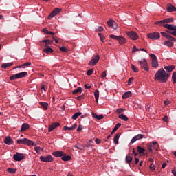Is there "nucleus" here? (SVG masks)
<instances>
[{"instance_id":"obj_10","label":"nucleus","mask_w":176,"mask_h":176,"mask_svg":"<svg viewBox=\"0 0 176 176\" xmlns=\"http://www.w3.org/2000/svg\"><path fill=\"white\" fill-rule=\"evenodd\" d=\"M127 35L132 41H137L138 39V34L134 31L127 32Z\"/></svg>"},{"instance_id":"obj_26","label":"nucleus","mask_w":176,"mask_h":176,"mask_svg":"<svg viewBox=\"0 0 176 176\" xmlns=\"http://www.w3.org/2000/svg\"><path fill=\"white\" fill-rule=\"evenodd\" d=\"M76 127H78V125L76 124H75L72 127L64 126L63 130H65V131H67V130L72 131V130H75V129H76Z\"/></svg>"},{"instance_id":"obj_1","label":"nucleus","mask_w":176,"mask_h":176,"mask_svg":"<svg viewBox=\"0 0 176 176\" xmlns=\"http://www.w3.org/2000/svg\"><path fill=\"white\" fill-rule=\"evenodd\" d=\"M166 69V70H165ZM175 69V66L172 65L164 66V69L161 68L155 74V80H158L160 83H166L170 78V74Z\"/></svg>"},{"instance_id":"obj_30","label":"nucleus","mask_w":176,"mask_h":176,"mask_svg":"<svg viewBox=\"0 0 176 176\" xmlns=\"http://www.w3.org/2000/svg\"><path fill=\"white\" fill-rule=\"evenodd\" d=\"M92 116L93 118H94L95 119H97L98 120H101V119H104V116L102 115H97L96 113H92Z\"/></svg>"},{"instance_id":"obj_19","label":"nucleus","mask_w":176,"mask_h":176,"mask_svg":"<svg viewBox=\"0 0 176 176\" xmlns=\"http://www.w3.org/2000/svg\"><path fill=\"white\" fill-rule=\"evenodd\" d=\"M30 129V124L27 123H23L21 126V130H19V133H23V131H25L26 130Z\"/></svg>"},{"instance_id":"obj_31","label":"nucleus","mask_w":176,"mask_h":176,"mask_svg":"<svg viewBox=\"0 0 176 176\" xmlns=\"http://www.w3.org/2000/svg\"><path fill=\"white\" fill-rule=\"evenodd\" d=\"M164 45H165V46H168V47H173L174 46V43L168 40L164 42Z\"/></svg>"},{"instance_id":"obj_28","label":"nucleus","mask_w":176,"mask_h":176,"mask_svg":"<svg viewBox=\"0 0 176 176\" xmlns=\"http://www.w3.org/2000/svg\"><path fill=\"white\" fill-rule=\"evenodd\" d=\"M155 25H159L160 27H163V25H164L165 23H164V19L163 20H160V21H157L154 22Z\"/></svg>"},{"instance_id":"obj_17","label":"nucleus","mask_w":176,"mask_h":176,"mask_svg":"<svg viewBox=\"0 0 176 176\" xmlns=\"http://www.w3.org/2000/svg\"><path fill=\"white\" fill-rule=\"evenodd\" d=\"M142 138H144V135L138 134L132 138V140H131V144H134L135 141H138V140H142Z\"/></svg>"},{"instance_id":"obj_40","label":"nucleus","mask_w":176,"mask_h":176,"mask_svg":"<svg viewBox=\"0 0 176 176\" xmlns=\"http://www.w3.org/2000/svg\"><path fill=\"white\" fill-rule=\"evenodd\" d=\"M164 22L165 24H168V23H173L174 22V18H166L164 19Z\"/></svg>"},{"instance_id":"obj_51","label":"nucleus","mask_w":176,"mask_h":176,"mask_svg":"<svg viewBox=\"0 0 176 176\" xmlns=\"http://www.w3.org/2000/svg\"><path fill=\"white\" fill-rule=\"evenodd\" d=\"M150 170H151L152 171H155V170H156V166L153 164H151Z\"/></svg>"},{"instance_id":"obj_61","label":"nucleus","mask_w":176,"mask_h":176,"mask_svg":"<svg viewBox=\"0 0 176 176\" xmlns=\"http://www.w3.org/2000/svg\"><path fill=\"white\" fill-rule=\"evenodd\" d=\"M95 142H96V144H98V145L101 144V139L96 138L95 140Z\"/></svg>"},{"instance_id":"obj_13","label":"nucleus","mask_w":176,"mask_h":176,"mask_svg":"<svg viewBox=\"0 0 176 176\" xmlns=\"http://www.w3.org/2000/svg\"><path fill=\"white\" fill-rule=\"evenodd\" d=\"M138 153H139L140 156H147L148 153H145L146 152V150L145 148L141 147V146H137Z\"/></svg>"},{"instance_id":"obj_52","label":"nucleus","mask_w":176,"mask_h":176,"mask_svg":"<svg viewBox=\"0 0 176 176\" xmlns=\"http://www.w3.org/2000/svg\"><path fill=\"white\" fill-rule=\"evenodd\" d=\"M34 151L36 152V153H38L39 155V153H41V147H38V146H36L34 148Z\"/></svg>"},{"instance_id":"obj_57","label":"nucleus","mask_w":176,"mask_h":176,"mask_svg":"<svg viewBox=\"0 0 176 176\" xmlns=\"http://www.w3.org/2000/svg\"><path fill=\"white\" fill-rule=\"evenodd\" d=\"M30 65H31V62H27L23 63L21 67H30Z\"/></svg>"},{"instance_id":"obj_15","label":"nucleus","mask_w":176,"mask_h":176,"mask_svg":"<svg viewBox=\"0 0 176 176\" xmlns=\"http://www.w3.org/2000/svg\"><path fill=\"white\" fill-rule=\"evenodd\" d=\"M163 27L164 28H166V30H168V31H175L176 30V25L174 24H164Z\"/></svg>"},{"instance_id":"obj_36","label":"nucleus","mask_w":176,"mask_h":176,"mask_svg":"<svg viewBox=\"0 0 176 176\" xmlns=\"http://www.w3.org/2000/svg\"><path fill=\"white\" fill-rule=\"evenodd\" d=\"M80 115H82V113L77 112L72 116V119H73L74 120H76L78 119V118H79V116H80Z\"/></svg>"},{"instance_id":"obj_18","label":"nucleus","mask_w":176,"mask_h":176,"mask_svg":"<svg viewBox=\"0 0 176 176\" xmlns=\"http://www.w3.org/2000/svg\"><path fill=\"white\" fill-rule=\"evenodd\" d=\"M13 142V140L12 139V138H10V136H7L4 139V144H6V145H12Z\"/></svg>"},{"instance_id":"obj_5","label":"nucleus","mask_w":176,"mask_h":176,"mask_svg":"<svg viewBox=\"0 0 176 176\" xmlns=\"http://www.w3.org/2000/svg\"><path fill=\"white\" fill-rule=\"evenodd\" d=\"M28 75V73L27 72H23L21 73H18L15 75H12L10 76V80H16V79H19L20 78H25Z\"/></svg>"},{"instance_id":"obj_9","label":"nucleus","mask_w":176,"mask_h":176,"mask_svg":"<svg viewBox=\"0 0 176 176\" xmlns=\"http://www.w3.org/2000/svg\"><path fill=\"white\" fill-rule=\"evenodd\" d=\"M61 12V9L56 8L47 16L48 20H51L55 16H57L58 13Z\"/></svg>"},{"instance_id":"obj_56","label":"nucleus","mask_w":176,"mask_h":176,"mask_svg":"<svg viewBox=\"0 0 176 176\" xmlns=\"http://www.w3.org/2000/svg\"><path fill=\"white\" fill-rule=\"evenodd\" d=\"M131 68L133 70V72H138V69H137L134 65H131Z\"/></svg>"},{"instance_id":"obj_44","label":"nucleus","mask_w":176,"mask_h":176,"mask_svg":"<svg viewBox=\"0 0 176 176\" xmlns=\"http://www.w3.org/2000/svg\"><path fill=\"white\" fill-rule=\"evenodd\" d=\"M168 41L170 42H176V38L171 35L169 34V36L167 38Z\"/></svg>"},{"instance_id":"obj_43","label":"nucleus","mask_w":176,"mask_h":176,"mask_svg":"<svg viewBox=\"0 0 176 176\" xmlns=\"http://www.w3.org/2000/svg\"><path fill=\"white\" fill-rule=\"evenodd\" d=\"M100 39L102 43H104L105 41H104L105 39V36L102 33H98Z\"/></svg>"},{"instance_id":"obj_33","label":"nucleus","mask_w":176,"mask_h":176,"mask_svg":"<svg viewBox=\"0 0 176 176\" xmlns=\"http://www.w3.org/2000/svg\"><path fill=\"white\" fill-rule=\"evenodd\" d=\"M125 162L126 163H127L128 164H131V162H133V157H131L129 155H126V158H125Z\"/></svg>"},{"instance_id":"obj_4","label":"nucleus","mask_w":176,"mask_h":176,"mask_svg":"<svg viewBox=\"0 0 176 176\" xmlns=\"http://www.w3.org/2000/svg\"><path fill=\"white\" fill-rule=\"evenodd\" d=\"M110 38H111V39H115V41H118L120 45H124L126 43V38H124L123 36L111 34Z\"/></svg>"},{"instance_id":"obj_45","label":"nucleus","mask_w":176,"mask_h":176,"mask_svg":"<svg viewBox=\"0 0 176 176\" xmlns=\"http://www.w3.org/2000/svg\"><path fill=\"white\" fill-rule=\"evenodd\" d=\"M172 80H173V85H175V83H176V72H174L173 73V75H172Z\"/></svg>"},{"instance_id":"obj_55","label":"nucleus","mask_w":176,"mask_h":176,"mask_svg":"<svg viewBox=\"0 0 176 176\" xmlns=\"http://www.w3.org/2000/svg\"><path fill=\"white\" fill-rule=\"evenodd\" d=\"M163 122H165L166 123H168V116H165L163 118H162Z\"/></svg>"},{"instance_id":"obj_41","label":"nucleus","mask_w":176,"mask_h":176,"mask_svg":"<svg viewBox=\"0 0 176 176\" xmlns=\"http://www.w3.org/2000/svg\"><path fill=\"white\" fill-rule=\"evenodd\" d=\"M120 126H122V124L120 123H118L115 127L113 128V129L112 130L111 134L112 135V134H113V133H115V131H116V130H118V129H119V127H120Z\"/></svg>"},{"instance_id":"obj_11","label":"nucleus","mask_w":176,"mask_h":176,"mask_svg":"<svg viewBox=\"0 0 176 176\" xmlns=\"http://www.w3.org/2000/svg\"><path fill=\"white\" fill-rule=\"evenodd\" d=\"M13 159L15 162H21V160L24 159V155H23V153H16V154L13 155Z\"/></svg>"},{"instance_id":"obj_39","label":"nucleus","mask_w":176,"mask_h":176,"mask_svg":"<svg viewBox=\"0 0 176 176\" xmlns=\"http://www.w3.org/2000/svg\"><path fill=\"white\" fill-rule=\"evenodd\" d=\"M7 171L10 173V174H16V171H17V169L16 168H8L7 169Z\"/></svg>"},{"instance_id":"obj_48","label":"nucleus","mask_w":176,"mask_h":176,"mask_svg":"<svg viewBox=\"0 0 176 176\" xmlns=\"http://www.w3.org/2000/svg\"><path fill=\"white\" fill-rule=\"evenodd\" d=\"M161 35L164 36V38H166V39L168 38L170 34L168 32L166 33V32H162Z\"/></svg>"},{"instance_id":"obj_21","label":"nucleus","mask_w":176,"mask_h":176,"mask_svg":"<svg viewBox=\"0 0 176 176\" xmlns=\"http://www.w3.org/2000/svg\"><path fill=\"white\" fill-rule=\"evenodd\" d=\"M167 12H176V8L173 4H169L168 6L166 7Z\"/></svg>"},{"instance_id":"obj_27","label":"nucleus","mask_w":176,"mask_h":176,"mask_svg":"<svg viewBox=\"0 0 176 176\" xmlns=\"http://www.w3.org/2000/svg\"><path fill=\"white\" fill-rule=\"evenodd\" d=\"M40 105H41L44 111H47V107H49V104L47 102H40Z\"/></svg>"},{"instance_id":"obj_8","label":"nucleus","mask_w":176,"mask_h":176,"mask_svg":"<svg viewBox=\"0 0 176 176\" xmlns=\"http://www.w3.org/2000/svg\"><path fill=\"white\" fill-rule=\"evenodd\" d=\"M147 37L153 41H157V39H160V33L157 32L148 33L147 34Z\"/></svg>"},{"instance_id":"obj_24","label":"nucleus","mask_w":176,"mask_h":176,"mask_svg":"<svg viewBox=\"0 0 176 176\" xmlns=\"http://www.w3.org/2000/svg\"><path fill=\"white\" fill-rule=\"evenodd\" d=\"M43 43H45V47H49L48 45H53V40L45 39L42 41Z\"/></svg>"},{"instance_id":"obj_46","label":"nucleus","mask_w":176,"mask_h":176,"mask_svg":"<svg viewBox=\"0 0 176 176\" xmlns=\"http://www.w3.org/2000/svg\"><path fill=\"white\" fill-rule=\"evenodd\" d=\"M59 49H60V52H63V53H68V49H67L66 47H64V46L60 47Z\"/></svg>"},{"instance_id":"obj_58","label":"nucleus","mask_w":176,"mask_h":176,"mask_svg":"<svg viewBox=\"0 0 176 176\" xmlns=\"http://www.w3.org/2000/svg\"><path fill=\"white\" fill-rule=\"evenodd\" d=\"M52 125L54 126V129H56V128L58 127V126H60V123L59 122H54Z\"/></svg>"},{"instance_id":"obj_6","label":"nucleus","mask_w":176,"mask_h":176,"mask_svg":"<svg viewBox=\"0 0 176 176\" xmlns=\"http://www.w3.org/2000/svg\"><path fill=\"white\" fill-rule=\"evenodd\" d=\"M152 61H151V67L153 68H157L159 67V61H157V58L156 57V55L153 54H149Z\"/></svg>"},{"instance_id":"obj_53","label":"nucleus","mask_w":176,"mask_h":176,"mask_svg":"<svg viewBox=\"0 0 176 176\" xmlns=\"http://www.w3.org/2000/svg\"><path fill=\"white\" fill-rule=\"evenodd\" d=\"M135 52H140V49L137 48V47L134 45L132 50V53H135Z\"/></svg>"},{"instance_id":"obj_20","label":"nucleus","mask_w":176,"mask_h":176,"mask_svg":"<svg viewBox=\"0 0 176 176\" xmlns=\"http://www.w3.org/2000/svg\"><path fill=\"white\" fill-rule=\"evenodd\" d=\"M52 155L55 157H63L64 156V151H54L52 153Z\"/></svg>"},{"instance_id":"obj_63","label":"nucleus","mask_w":176,"mask_h":176,"mask_svg":"<svg viewBox=\"0 0 176 176\" xmlns=\"http://www.w3.org/2000/svg\"><path fill=\"white\" fill-rule=\"evenodd\" d=\"M83 129V126L82 125H79L77 128V131L79 132Z\"/></svg>"},{"instance_id":"obj_16","label":"nucleus","mask_w":176,"mask_h":176,"mask_svg":"<svg viewBox=\"0 0 176 176\" xmlns=\"http://www.w3.org/2000/svg\"><path fill=\"white\" fill-rule=\"evenodd\" d=\"M40 160L45 163L53 162V157H52V155H47V157L41 156Z\"/></svg>"},{"instance_id":"obj_35","label":"nucleus","mask_w":176,"mask_h":176,"mask_svg":"<svg viewBox=\"0 0 176 176\" xmlns=\"http://www.w3.org/2000/svg\"><path fill=\"white\" fill-rule=\"evenodd\" d=\"M119 119H122L124 122H127L129 120V118L126 116L124 114H120L118 116Z\"/></svg>"},{"instance_id":"obj_22","label":"nucleus","mask_w":176,"mask_h":176,"mask_svg":"<svg viewBox=\"0 0 176 176\" xmlns=\"http://www.w3.org/2000/svg\"><path fill=\"white\" fill-rule=\"evenodd\" d=\"M120 135H122V133H116V135L114 136L113 141L116 145L119 144V138H120Z\"/></svg>"},{"instance_id":"obj_60","label":"nucleus","mask_w":176,"mask_h":176,"mask_svg":"<svg viewBox=\"0 0 176 176\" xmlns=\"http://www.w3.org/2000/svg\"><path fill=\"white\" fill-rule=\"evenodd\" d=\"M54 129H55V128H54L52 125H51L50 126H49V128H48V131H49V133L53 131V130H54Z\"/></svg>"},{"instance_id":"obj_37","label":"nucleus","mask_w":176,"mask_h":176,"mask_svg":"<svg viewBox=\"0 0 176 176\" xmlns=\"http://www.w3.org/2000/svg\"><path fill=\"white\" fill-rule=\"evenodd\" d=\"M75 148H76L77 149H79L80 151H83L85 150V146L80 144H78L77 143L76 145H75Z\"/></svg>"},{"instance_id":"obj_32","label":"nucleus","mask_w":176,"mask_h":176,"mask_svg":"<svg viewBox=\"0 0 176 176\" xmlns=\"http://www.w3.org/2000/svg\"><path fill=\"white\" fill-rule=\"evenodd\" d=\"M46 48L43 50L44 53H47V54H49V53H53L54 50L50 47H45Z\"/></svg>"},{"instance_id":"obj_49","label":"nucleus","mask_w":176,"mask_h":176,"mask_svg":"<svg viewBox=\"0 0 176 176\" xmlns=\"http://www.w3.org/2000/svg\"><path fill=\"white\" fill-rule=\"evenodd\" d=\"M94 72V70L93 69H89L87 72V75L88 76H91V75H93V73Z\"/></svg>"},{"instance_id":"obj_59","label":"nucleus","mask_w":176,"mask_h":176,"mask_svg":"<svg viewBox=\"0 0 176 176\" xmlns=\"http://www.w3.org/2000/svg\"><path fill=\"white\" fill-rule=\"evenodd\" d=\"M107 77V71H104L102 73L101 78L104 79V78Z\"/></svg>"},{"instance_id":"obj_54","label":"nucleus","mask_w":176,"mask_h":176,"mask_svg":"<svg viewBox=\"0 0 176 176\" xmlns=\"http://www.w3.org/2000/svg\"><path fill=\"white\" fill-rule=\"evenodd\" d=\"M133 80H134V77H131L128 80V85H129V86H130V85H131V83H133Z\"/></svg>"},{"instance_id":"obj_42","label":"nucleus","mask_w":176,"mask_h":176,"mask_svg":"<svg viewBox=\"0 0 176 176\" xmlns=\"http://www.w3.org/2000/svg\"><path fill=\"white\" fill-rule=\"evenodd\" d=\"M85 98H86V96H85V94L76 97V100H78V101H82V100H85Z\"/></svg>"},{"instance_id":"obj_12","label":"nucleus","mask_w":176,"mask_h":176,"mask_svg":"<svg viewBox=\"0 0 176 176\" xmlns=\"http://www.w3.org/2000/svg\"><path fill=\"white\" fill-rule=\"evenodd\" d=\"M100 61V55H96L92 58V59L89 62V65H96L97 63Z\"/></svg>"},{"instance_id":"obj_2","label":"nucleus","mask_w":176,"mask_h":176,"mask_svg":"<svg viewBox=\"0 0 176 176\" xmlns=\"http://www.w3.org/2000/svg\"><path fill=\"white\" fill-rule=\"evenodd\" d=\"M147 149H148L149 152H151V153H153V151L155 152H157V151H159V143H157V142L148 143Z\"/></svg>"},{"instance_id":"obj_34","label":"nucleus","mask_w":176,"mask_h":176,"mask_svg":"<svg viewBox=\"0 0 176 176\" xmlns=\"http://www.w3.org/2000/svg\"><path fill=\"white\" fill-rule=\"evenodd\" d=\"M12 65H13V63H3L1 65V68L6 69L8 67H12Z\"/></svg>"},{"instance_id":"obj_25","label":"nucleus","mask_w":176,"mask_h":176,"mask_svg":"<svg viewBox=\"0 0 176 176\" xmlns=\"http://www.w3.org/2000/svg\"><path fill=\"white\" fill-rule=\"evenodd\" d=\"M61 159L63 162H69V160H71L72 157H71V155H66L64 153V155H63Z\"/></svg>"},{"instance_id":"obj_62","label":"nucleus","mask_w":176,"mask_h":176,"mask_svg":"<svg viewBox=\"0 0 176 176\" xmlns=\"http://www.w3.org/2000/svg\"><path fill=\"white\" fill-rule=\"evenodd\" d=\"M43 32H44V34H47V35H48V34H49V30H47V28H43Z\"/></svg>"},{"instance_id":"obj_50","label":"nucleus","mask_w":176,"mask_h":176,"mask_svg":"<svg viewBox=\"0 0 176 176\" xmlns=\"http://www.w3.org/2000/svg\"><path fill=\"white\" fill-rule=\"evenodd\" d=\"M102 31H104L102 26H99L98 29H96V32H102Z\"/></svg>"},{"instance_id":"obj_47","label":"nucleus","mask_w":176,"mask_h":176,"mask_svg":"<svg viewBox=\"0 0 176 176\" xmlns=\"http://www.w3.org/2000/svg\"><path fill=\"white\" fill-rule=\"evenodd\" d=\"M125 109L123 108H118L116 109V113H123L124 112Z\"/></svg>"},{"instance_id":"obj_14","label":"nucleus","mask_w":176,"mask_h":176,"mask_svg":"<svg viewBox=\"0 0 176 176\" xmlns=\"http://www.w3.org/2000/svg\"><path fill=\"white\" fill-rule=\"evenodd\" d=\"M107 24L109 27H111L113 30H118V23L115 21L110 19L107 21Z\"/></svg>"},{"instance_id":"obj_29","label":"nucleus","mask_w":176,"mask_h":176,"mask_svg":"<svg viewBox=\"0 0 176 176\" xmlns=\"http://www.w3.org/2000/svg\"><path fill=\"white\" fill-rule=\"evenodd\" d=\"M94 96H95L96 102H98V98L100 97V91H98V89L95 90Z\"/></svg>"},{"instance_id":"obj_7","label":"nucleus","mask_w":176,"mask_h":176,"mask_svg":"<svg viewBox=\"0 0 176 176\" xmlns=\"http://www.w3.org/2000/svg\"><path fill=\"white\" fill-rule=\"evenodd\" d=\"M138 64H140V67L148 72L149 71V66H148V61L146 59L144 58L142 60H138Z\"/></svg>"},{"instance_id":"obj_23","label":"nucleus","mask_w":176,"mask_h":176,"mask_svg":"<svg viewBox=\"0 0 176 176\" xmlns=\"http://www.w3.org/2000/svg\"><path fill=\"white\" fill-rule=\"evenodd\" d=\"M131 96H133V93H131V91H129L125 92L122 95V98H123V100H126V98H129V97H131Z\"/></svg>"},{"instance_id":"obj_38","label":"nucleus","mask_w":176,"mask_h":176,"mask_svg":"<svg viewBox=\"0 0 176 176\" xmlns=\"http://www.w3.org/2000/svg\"><path fill=\"white\" fill-rule=\"evenodd\" d=\"M78 93H82V87H78L76 89L72 91V94H78Z\"/></svg>"},{"instance_id":"obj_64","label":"nucleus","mask_w":176,"mask_h":176,"mask_svg":"<svg viewBox=\"0 0 176 176\" xmlns=\"http://www.w3.org/2000/svg\"><path fill=\"white\" fill-rule=\"evenodd\" d=\"M172 174H173L174 176H176V170L175 169L172 170Z\"/></svg>"},{"instance_id":"obj_3","label":"nucleus","mask_w":176,"mask_h":176,"mask_svg":"<svg viewBox=\"0 0 176 176\" xmlns=\"http://www.w3.org/2000/svg\"><path fill=\"white\" fill-rule=\"evenodd\" d=\"M17 144H23V145H27L28 146H34L35 142L32 140H30L28 138L19 139L16 141Z\"/></svg>"}]
</instances>
